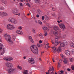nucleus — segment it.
<instances>
[{
    "label": "nucleus",
    "mask_w": 74,
    "mask_h": 74,
    "mask_svg": "<svg viewBox=\"0 0 74 74\" xmlns=\"http://www.w3.org/2000/svg\"><path fill=\"white\" fill-rule=\"evenodd\" d=\"M5 64L8 69L7 70L9 74H11L14 73L15 71V69L12 68L13 67V65L10 62H7L5 63Z\"/></svg>",
    "instance_id": "obj_1"
},
{
    "label": "nucleus",
    "mask_w": 74,
    "mask_h": 74,
    "mask_svg": "<svg viewBox=\"0 0 74 74\" xmlns=\"http://www.w3.org/2000/svg\"><path fill=\"white\" fill-rule=\"evenodd\" d=\"M4 36L5 38V40L7 41L11 45L13 44V41L11 39V36L8 34H4Z\"/></svg>",
    "instance_id": "obj_2"
},
{
    "label": "nucleus",
    "mask_w": 74,
    "mask_h": 74,
    "mask_svg": "<svg viewBox=\"0 0 74 74\" xmlns=\"http://www.w3.org/2000/svg\"><path fill=\"white\" fill-rule=\"evenodd\" d=\"M30 48L32 52H33L34 53H35L36 55L38 54V50L37 47L36 45H32L31 46Z\"/></svg>",
    "instance_id": "obj_3"
},
{
    "label": "nucleus",
    "mask_w": 74,
    "mask_h": 74,
    "mask_svg": "<svg viewBox=\"0 0 74 74\" xmlns=\"http://www.w3.org/2000/svg\"><path fill=\"white\" fill-rule=\"evenodd\" d=\"M5 51V49L3 46V45L1 43H0V55H4Z\"/></svg>",
    "instance_id": "obj_4"
},
{
    "label": "nucleus",
    "mask_w": 74,
    "mask_h": 74,
    "mask_svg": "<svg viewBox=\"0 0 74 74\" xmlns=\"http://www.w3.org/2000/svg\"><path fill=\"white\" fill-rule=\"evenodd\" d=\"M6 28L8 30H13L15 28V26L12 24H9L6 26Z\"/></svg>",
    "instance_id": "obj_5"
},
{
    "label": "nucleus",
    "mask_w": 74,
    "mask_h": 74,
    "mask_svg": "<svg viewBox=\"0 0 74 74\" xmlns=\"http://www.w3.org/2000/svg\"><path fill=\"white\" fill-rule=\"evenodd\" d=\"M67 45V42L66 40H64L63 42H61L60 43V46L61 47H63L65 45Z\"/></svg>",
    "instance_id": "obj_6"
},
{
    "label": "nucleus",
    "mask_w": 74,
    "mask_h": 74,
    "mask_svg": "<svg viewBox=\"0 0 74 74\" xmlns=\"http://www.w3.org/2000/svg\"><path fill=\"white\" fill-rule=\"evenodd\" d=\"M3 60L6 61H11L14 59L13 58L11 57H7L3 58Z\"/></svg>",
    "instance_id": "obj_7"
},
{
    "label": "nucleus",
    "mask_w": 74,
    "mask_h": 74,
    "mask_svg": "<svg viewBox=\"0 0 74 74\" xmlns=\"http://www.w3.org/2000/svg\"><path fill=\"white\" fill-rule=\"evenodd\" d=\"M0 16L1 17L7 16H8V13L7 12H0Z\"/></svg>",
    "instance_id": "obj_8"
},
{
    "label": "nucleus",
    "mask_w": 74,
    "mask_h": 74,
    "mask_svg": "<svg viewBox=\"0 0 74 74\" xmlns=\"http://www.w3.org/2000/svg\"><path fill=\"white\" fill-rule=\"evenodd\" d=\"M28 62L31 64H34L35 63V61L33 58H29L28 59Z\"/></svg>",
    "instance_id": "obj_9"
},
{
    "label": "nucleus",
    "mask_w": 74,
    "mask_h": 74,
    "mask_svg": "<svg viewBox=\"0 0 74 74\" xmlns=\"http://www.w3.org/2000/svg\"><path fill=\"white\" fill-rule=\"evenodd\" d=\"M58 25L61 29H66L64 24L63 23H60L58 24Z\"/></svg>",
    "instance_id": "obj_10"
},
{
    "label": "nucleus",
    "mask_w": 74,
    "mask_h": 74,
    "mask_svg": "<svg viewBox=\"0 0 74 74\" xmlns=\"http://www.w3.org/2000/svg\"><path fill=\"white\" fill-rule=\"evenodd\" d=\"M14 20H15V18H10L8 19V21L12 23H13Z\"/></svg>",
    "instance_id": "obj_11"
},
{
    "label": "nucleus",
    "mask_w": 74,
    "mask_h": 74,
    "mask_svg": "<svg viewBox=\"0 0 74 74\" xmlns=\"http://www.w3.org/2000/svg\"><path fill=\"white\" fill-rule=\"evenodd\" d=\"M16 33L19 34H23V33L22 31H21L19 30H16Z\"/></svg>",
    "instance_id": "obj_12"
},
{
    "label": "nucleus",
    "mask_w": 74,
    "mask_h": 74,
    "mask_svg": "<svg viewBox=\"0 0 74 74\" xmlns=\"http://www.w3.org/2000/svg\"><path fill=\"white\" fill-rule=\"evenodd\" d=\"M65 53L66 55H70V52L68 50H66L65 51Z\"/></svg>",
    "instance_id": "obj_13"
},
{
    "label": "nucleus",
    "mask_w": 74,
    "mask_h": 74,
    "mask_svg": "<svg viewBox=\"0 0 74 74\" xmlns=\"http://www.w3.org/2000/svg\"><path fill=\"white\" fill-rule=\"evenodd\" d=\"M52 49L53 52L55 53V52L56 51V47L55 46H54L52 47Z\"/></svg>",
    "instance_id": "obj_14"
},
{
    "label": "nucleus",
    "mask_w": 74,
    "mask_h": 74,
    "mask_svg": "<svg viewBox=\"0 0 74 74\" xmlns=\"http://www.w3.org/2000/svg\"><path fill=\"white\" fill-rule=\"evenodd\" d=\"M18 11L17 10L13 9L12 10V13L13 14H15L16 13H18Z\"/></svg>",
    "instance_id": "obj_15"
},
{
    "label": "nucleus",
    "mask_w": 74,
    "mask_h": 74,
    "mask_svg": "<svg viewBox=\"0 0 74 74\" xmlns=\"http://www.w3.org/2000/svg\"><path fill=\"white\" fill-rule=\"evenodd\" d=\"M29 40L32 42L33 43H34V41H33V39L32 38V36H29Z\"/></svg>",
    "instance_id": "obj_16"
},
{
    "label": "nucleus",
    "mask_w": 74,
    "mask_h": 74,
    "mask_svg": "<svg viewBox=\"0 0 74 74\" xmlns=\"http://www.w3.org/2000/svg\"><path fill=\"white\" fill-rule=\"evenodd\" d=\"M53 34L54 36H58L59 34L58 32L56 31H54L53 32Z\"/></svg>",
    "instance_id": "obj_17"
},
{
    "label": "nucleus",
    "mask_w": 74,
    "mask_h": 74,
    "mask_svg": "<svg viewBox=\"0 0 74 74\" xmlns=\"http://www.w3.org/2000/svg\"><path fill=\"white\" fill-rule=\"evenodd\" d=\"M60 43V41H58V42H54V44H54L55 46H56L58 45Z\"/></svg>",
    "instance_id": "obj_18"
},
{
    "label": "nucleus",
    "mask_w": 74,
    "mask_h": 74,
    "mask_svg": "<svg viewBox=\"0 0 74 74\" xmlns=\"http://www.w3.org/2000/svg\"><path fill=\"white\" fill-rule=\"evenodd\" d=\"M54 71V69L53 68V67H52V68H50L48 71V73H49V72L50 71Z\"/></svg>",
    "instance_id": "obj_19"
},
{
    "label": "nucleus",
    "mask_w": 74,
    "mask_h": 74,
    "mask_svg": "<svg viewBox=\"0 0 74 74\" xmlns=\"http://www.w3.org/2000/svg\"><path fill=\"white\" fill-rule=\"evenodd\" d=\"M45 20H48V19H50V18L48 17L47 16L45 15Z\"/></svg>",
    "instance_id": "obj_20"
},
{
    "label": "nucleus",
    "mask_w": 74,
    "mask_h": 74,
    "mask_svg": "<svg viewBox=\"0 0 74 74\" xmlns=\"http://www.w3.org/2000/svg\"><path fill=\"white\" fill-rule=\"evenodd\" d=\"M59 29V27L58 26H56L54 27V30H58Z\"/></svg>",
    "instance_id": "obj_21"
},
{
    "label": "nucleus",
    "mask_w": 74,
    "mask_h": 74,
    "mask_svg": "<svg viewBox=\"0 0 74 74\" xmlns=\"http://www.w3.org/2000/svg\"><path fill=\"white\" fill-rule=\"evenodd\" d=\"M63 62L64 64H67V63H68V61L66 59H64V60Z\"/></svg>",
    "instance_id": "obj_22"
},
{
    "label": "nucleus",
    "mask_w": 74,
    "mask_h": 74,
    "mask_svg": "<svg viewBox=\"0 0 74 74\" xmlns=\"http://www.w3.org/2000/svg\"><path fill=\"white\" fill-rule=\"evenodd\" d=\"M38 36L39 37H40V39H42V38L43 37L42 35V34H38Z\"/></svg>",
    "instance_id": "obj_23"
},
{
    "label": "nucleus",
    "mask_w": 74,
    "mask_h": 74,
    "mask_svg": "<svg viewBox=\"0 0 74 74\" xmlns=\"http://www.w3.org/2000/svg\"><path fill=\"white\" fill-rule=\"evenodd\" d=\"M57 51L58 52H60L61 51V47H59L57 50Z\"/></svg>",
    "instance_id": "obj_24"
},
{
    "label": "nucleus",
    "mask_w": 74,
    "mask_h": 74,
    "mask_svg": "<svg viewBox=\"0 0 74 74\" xmlns=\"http://www.w3.org/2000/svg\"><path fill=\"white\" fill-rule=\"evenodd\" d=\"M48 48H49V43H47L46 45V49H48Z\"/></svg>",
    "instance_id": "obj_25"
},
{
    "label": "nucleus",
    "mask_w": 74,
    "mask_h": 74,
    "mask_svg": "<svg viewBox=\"0 0 74 74\" xmlns=\"http://www.w3.org/2000/svg\"><path fill=\"white\" fill-rule=\"evenodd\" d=\"M70 46L71 47L74 48V43L73 42H71L70 44Z\"/></svg>",
    "instance_id": "obj_26"
},
{
    "label": "nucleus",
    "mask_w": 74,
    "mask_h": 74,
    "mask_svg": "<svg viewBox=\"0 0 74 74\" xmlns=\"http://www.w3.org/2000/svg\"><path fill=\"white\" fill-rule=\"evenodd\" d=\"M0 10H1V11H3V10H4V7L1 6H0Z\"/></svg>",
    "instance_id": "obj_27"
},
{
    "label": "nucleus",
    "mask_w": 74,
    "mask_h": 74,
    "mask_svg": "<svg viewBox=\"0 0 74 74\" xmlns=\"http://www.w3.org/2000/svg\"><path fill=\"white\" fill-rule=\"evenodd\" d=\"M2 3L4 4H7V1L5 0H2Z\"/></svg>",
    "instance_id": "obj_28"
},
{
    "label": "nucleus",
    "mask_w": 74,
    "mask_h": 74,
    "mask_svg": "<svg viewBox=\"0 0 74 74\" xmlns=\"http://www.w3.org/2000/svg\"><path fill=\"white\" fill-rule=\"evenodd\" d=\"M18 23V21L17 20H15V19H14V21L13 23L14 24H16Z\"/></svg>",
    "instance_id": "obj_29"
},
{
    "label": "nucleus",
    "mask_w": 74,
    "mask_h": 74,
    "mask_svg": "<svg viewBox=\"0 0 74 74\" xmlns=\"http://www.w3.org/2000/svg\"><path fill=\"white\" fill-rule=\"evenodd\" d=\"M42 29L44 30H47L48 29V28H47V27H42Z\"/></svg>",
    "instance_id": "obj_30"
},
{
    "label": "nucleus",
    "mask_w": 74,
    "mask_h": 74,
    "mask_svg": "<svg viewBox=\"0 0 74 74\" xmlns=\"http://www.w3.org/2000/svg\"><path fill=\"white\" fill-rule=\"evenodd\" d=\"M37 45L38 47H42V45L41 44H37Z\"/></svg>",
    "instance_id": "obj_31"
},
{
    "label": "nucleus",
    "mask_w": 74,
    "mask_h": 74,
    "mask_svg": "<svg viewBox=\"0 0 74 74\" xmlns=\"http://www.w3.org/2000/svg\"><path fill=\"white\" fill-rule=\"evenodd\" d=\"M27 70H25L24 71L23 73L24 74H28V73H27Z\"/></svg>",
    "instance_id": "obj_32"
},
{
    "label": "nucleus",
    "mask_w": 74,
    "mask_h": 74,
    "mask_svg": "<svg viewBox=\"0 0 74 74\" xmlns=\"http://www.w3.org/2000/svg\"><path fill=\"white\" fill-rule=\"evenodd\" d=\"M17 67L18 68V69H19V70H22V67L21 66L18 65L17 66Z\"/></svg>",
    "instance_id": "obj_33"
},
{
    "label": "nucleus",
    "mask_w": 74,
    "mask_h": 74,
    "mask_svg": "<svg viewBox=\"0 0 74 74\" xmlns=\"http://www.w3.org/2000/svg\"><path fill=\"white\" fill-rule=\"evenodd\" d=\"M16 37H15V36L14 35H13L12 36V38H13V41H15V38Z\"/></svg>",
    "instance_id": "obj_34"
},
{
    "label": "nucleus",
    "mask_w": 74,
    "mask_h": 74,
    "mask_svg": "<svg viewBox=\"0 0 74 74\" xmlns=\"http://www.w3.org/2000/svg\"><path fill=\"white\" fill-rule=\"evenodd\" d=\"M38 23L39 24H40V25H42V22L40 20H38Z\"/></svg>",
    "instance_id": "obj_35"
},
{
    "label": "nucleus",
    "mask_w": 74,
    "mask_h": 74,
    "mask_svg": "<svg viewBox=\"0 0 74 74\" xmlns=\"http://www.w3.org/2000/svg\"><path fill=\"white\" fill-rule=\"evenodd\" d=\"M3 29L1 28H0V34L3 33Z\"/></svg>",
    "instance_id": "obj_36"
},
{
    "label": "nucleus",
    "mask_w": 74,
    "mask_h": 74,
    "mask_svg": "<svg viewBox=\"0 0 74 74\" xmlns=\"http://www.w3.org/2000/svg\"><path fill=\"white\" fill-rule=\"evenodd\" d=\"M18 29L19 30H22V27L21 26L18 27Z\"/></svg>",
    "instance_id": "obj_37"
},
{
    "label": "nucleus",
    "mask_w": 74,
    "mask_h": 74,
    "mask_svg": "<svg viewBox=\"0 0 74 74\" xmlns=\"http://www.w3.org/2000/svg\"><path fill=\"white\" fill-rule=\"evenodd\" d=\"M58 36H56V37L55 38V40L56 41H57V40H58Z\"/></svg>",
    "instance_id": "obj_38"
},
{
    "label": "nucleus",
    "mask_w": 74,
    "mask_h": 74,
    "mask_svg": "<svg viewBox=\"0 0 74 74\" xmlns=\"http://www.w3.org/2000/svg\"><path fill=\"white\" fill-rule=\"evenodd\" d=\"M71 68L72 70H74V66L73 65L71 66Z\"/></svg>",
    "instance_id": "obj_39"
},
{
    "label": "nucleus",
    "mask_w": 74,
    "mask_h": 74,
    "mask_svg": "<svg viewBox=\"0 0 74 74\" xmlns=\"http://www.w3.org/2000/svg\"><path fill=\"white\" fill-rule=\"evenodd\" d=\"M20 5L21 6V7H23V3H20Z\"/></svg>",
    "instance_id": "obj_40"
},
{
    "label": "nucleus",
    "mask_w": 74,
    "mask_h": 74,
    "mask_svg": "<svg viewBox=\"0 0 74 74\" xmlns=\"http://www.w3.org/2000/svg\"><path fill=\"white\" fill-rule=\"evenodd\" d=\"M32 32L34 33H36V32L35 31V30H34V29H32Z\"/></svg>",
    "instance_id": "obj_41"
},
{
    "label": "nucleus",
    "mask_w": 74,
    "mask_h": 74,
    "mask_svg": "<svg viewBox=\"0 0 74 74\" xmlns=\"http://www.w3.org/2000/svg\"><path fill=\"white\" fill-rule=\"evenodd\" d=\"M61 66V64L58 63V67H60Z\"/></svg>",
    "instance_id": "obj_42"
},
{
    "label": "nucleus",
    "mask_w": 74,
    "mask_h": 74,
    "mask_svg": "<svg viewBox=\"0 0 74 74\" xmlns=\"http://www.w3.org/2000/svg\"><path fill=\"white\" fill-rule=\"evenodd\" d=\"M47 35H48V33L47 32H45L44 34V36H46Z\"/></svg>",
    "instance_id": "obj_43"
},
{
    "label": "nucleus",
    "mask_w": 74,
    "mask_h": 74,
    "mask_svg": "<svg viewBox=\"0 0 74 74\" xmlns=\"http://www.w3.org/2000/svg\"><path fill=\"white\" fill-rule=\"evenodd\" d=\"M44 19H45V16H42V20H44Z\"/></svg>",
    "instance_id": "obj_44"
},
{
    "label": "nucleus",
    "mask_w": 74,
    "mask_h": 74,
    "mask_svg": "<svg viewBox=\"0 0 74 74\" xmlns=\"http://www.w3.org/2000/svg\"><path fill=\"white\" fill-rule=\"evenodd\" d=\"M61 62H62V60H59L58 63L61 64Z\"/></svg>",
    "instance_id": "obj_45"
},
{
    "label": "nucleus",
    "mask_w": 74,
    "mask_h": 74,
    "mask_svg": "<svg viewBox=\"0 0 74 74\" xmlns=\"http://www.w3.org/2000/svg\"><path fill=\"white\" fill-rule=\"evenodd\" d=\"M41 12L40 11V10H38V12L37 13L38 14H40Z\"/></svg>",
    "instance_id": "obj_46"
},
{
    "label": "nucleus",
    "mask_w": 74,
    "mask_h": 74,
    "mask_svg": "<svg viewBox=\"0 0 74 74\" xmlns=\"http://www.w3.org/2000/svg\"><path fill=\"white\" fill-rule=\"evenodd\" d=\"M60 55L61 56V57H62V58H64V55H63V54H61Z\"/></svg>",
    "instance_id": "obj_47"
},
{
    "label": "nucleus",
    "mask_w": 74,
    "mask_h": 74,
    "mask_svg": "<svg viewBox=\"0 0 74 74\" xmlns=\"http://www.w3.org/2000/svg\"><path fill=\"white\" fill-rule=\"evenodd\" d=\"M51 42H52V44H54V41H53V40H51Z\"/></svg>",
    "instance_id": "obj_48"
},
{
    "label": "nucleus",
    "mask_w": 74,
    "mask_h": 74,
    "mask_svg": "<svg viewBox=\"0 0 74 74\" xmlns=\"http://www.w3.org/2000/svg\"><path fill=\"white\" fill-rule=\"evenodd\" d=\"M15 15H18V16H19V15H20V13L18 14H15Z\"/></svg>",
    "instance_id": "obj_49"
},
{
    "label": "nucleus",
    "mask_w": 74,
    "mask_h": 74,
    "mask_svg": "<svg viewBox=\"0 0 74 74\" xmlns=\"http://www.w3.org/2000/svg\"><path fill=\"white\" fill-rule=\"evenodd\" d=\"M71 53H72V54H74V49L72 50V51H71Z\"/></svg>",
    "instance_id": "obj_50"
},
{
    "label": "nucleus",
    "mask_w": 74,
    "mask_h": 74,
    "mask_svg": "<svg viewBox=\"0 0 74 74\" xmlns=\"http://www.w3.org/2000/svg\"><path fill=\"white\" fill-rule=\"evenodd\" d=\"M70 60L71 62H73V60H74V58H71Z\"/></svg>",
    "instance_id": "obj_51"
},
{
    "label": "nucleus",
    "mask_w": 74,
    "mask_h": 74,
    "mask_svg": "<svg viewBox=\"0 0 74 74\" xmlns=\"http://www.w3.org/2000/svg\"><path fill=\"white\" fill-rule=\"evenodd\" d=\"M26 5H27L29 7H30V5L29 3H27Z\"/></svg>",
    "instance_id": "obj_52"
},
{
    "label": "nucleus",
    "mask_w": 74,
    "mask_h": 74,
    "mask_svg": "<svg viewBox=\"0 0 74 74\" xmlns=\"http://www.w3.org/2000/svg\"><path fill=\"white\" fill-rule=\"evenodd\" d=\"M52 16H56V15L55 14H52Z\"/></svg>",
    "instance_id": "obj_53"
},
{
    "label": "nucleus",
    "mask_w": 74,
    "mask_h": 74,
    "mask_svg": "<svg viewBox=\"0 0 74 74\" xmlns=\"http://www.w3.org/2000/svg\"><path fill=\"white\" fill-rule=\"evenodd\" d=\"M58 37V38H61V36H57Z\"/></svg>",
    "instance_id": "obj_54"
},
{
    "label": "nucleus",
    "mask_w": 74,
    "mask_h": 74,
    "mask_svg": "<svg viewBox=\"0 0 74 74\" xmlns=\"http://www.w3.org/2000/svg\"><path fill=\"white\" fill-rule=\"evenodd\" d=\"M67 70H68V71H71V69H70L68 68L67 69Z\"/></svg>",
    "instance_id": "obj_55"
},
{
    "label": "nucleus",
    "mask_w": 74,
    "mask_h": 74,
    "mask_svg": "<svg viewBox=\"0 0 74 74\" xmlns=\"http://www.w3.org/2000/svg\"><path fill=\"white\" fill-rule=\"evenodd\" d=\"M40 16H39V15L37 14L36 15V17H37V18H39V17Z\"/></svg>",
    "instance_id": "obj_56"
},
{
    "label": "nucleus",
    "mask_w": 74,
    "mask_h": 74,
    "mask_svg": "<svg viewBox=\"0 0 74 74\" xmlns=\"http://www.w3.org/2000/svg\"><path fill=\"white\" fill-rule=\"evenodd\" d=\"M52 10H53V11H55L56 9H55V8H53Z\"/></svg>",
    "instance_id": "obj_57"
},
{
    "label": "nucleus",
    "mask_w": 74,
    "mask_h": 74,
    "mask_svg": "<svg viewBox=\"0 0 74 74\" xmlns=\"http://www.w3.org/2000/svg\"><path fill=\"white\" fill-rule=\"evenodd\" d=\"M57 22L58 23H60V21H59V20L57 21Z\"/></svg>",
    "instance_id": "obj_58"
},
{
    "label": "nucleus",
    "mask_w": 74,
    "mask_h": 74,
    "mask_svg": "<svg viewBox=\"0 0 74 74\" xmlns=\"http://www.w3.org/2000/svg\"><path fill=\"white\" fill-rule=\"evenodd\" d=\"M0 41L1 42V37L0 36Z\"/></svg>",
    "instance_id": "obj_59"
},
{
    "label": "nucleus",
    "mask_w": 74,
    "mask_h": 74,
    "mask_svg": "<svg viewBox=\"0 0 74 74\" xmlns=\"http://www.w3.org/2000/svg\"><path fill=\"white\" fill-rule=\"evenodd\" d=\"M72 40L73 41V42H74V38H73L72 39Z\"/></svg>",
    "instance_id": "obj_60"
},
{
    "label": "nucleus",
    "mask_w": 74,
    "mask_h": 74,
    "mask_svg": "<svg viewBox=\"0 0 74 74\" xmlns=\"http://www.w3.org/2000/svg\"><path fill=\"white\" fill-rule=\"evenodd\" d=\"M39 43L40 44H41V43H42V41L41 40L39 41Z\"/></svg>",
    "instance_id": "obj_61"
},
{
    "label": "nucleus",
    "mask_w": 74,
    "mask_h": 74,
    "mask_svg": "<svg viewBox=\"0 0 74 74\" xmlns=\"http://www.w3.org/2000/svg\"><path fill=\"white\" fill-rule=\"evenodd\" d=\"M60 72H61V73H63L64 71H60Z\"/></svg>",
    "instance_id": "obj_62"
},
{
    "label": "nucleus",
    "mask_w": 74,
    "mask_h": 74,
    "mask_svg": "<svg viewBox=\"0 0 74 74\" xmlns=\"http://www.w3.org/2000/svg\"><path fill=\"white\" fill-rule=\"evenodd\" d=\"M52 60H53V62H55V61H54V59L53 58V59H52Z\"/></svg>",
    "instance_id": "obj_63"
},
{
    "label": "nucleus",
    "mask_w": 74,
    "mask_h": 74,
    "mask_svg": "<svg viewBox=\"0 0 74 74\" xmlns=\"http://www.w3.org/2000/svg\"><path fill=\"white\" fill-rule=\"evenodd\" d=\"M23 59H26V56H24L23 57Z\"/></svg>",
    "instance_id": "obj_64"
}]
</instances>
